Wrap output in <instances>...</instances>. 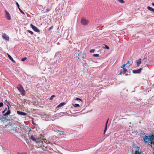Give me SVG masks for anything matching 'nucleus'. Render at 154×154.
I'll use <instances>...</instances> for the list:
<instances>
[{
	"label": "nucleus",
	"instance_id": "obj_26",
	"mask_svg": "<svg viewBox=\"0 0 154 154\" xmlns=\"http://www.w3.org/2000/svg\"><path fill=\"white\" fill-rule=\"evenodd\" d=\"M26 59V57H25L21 59V61H24Z\"/></svg>",
	"mask_w": 154,
	"mask_h": 154
},
{
	"label": "nucleus",
	"instance_id": "obj_9",
	"mask_svg": "<svg viewBox=\"0 0 154 154\" xmlns=\"http://www.w3.org/2000/svg\"><path fill=\"white\" fill-rule=\"evenodd\" d=\"M142 69V68H140L137 70H133V72L135 74L140 73Z\"/></svg>",
	"mask_w": 154,
	"mask_h": 154
},
{
	"label": "nucleus",
	"instance_id": "obj_37",
	"mask_svg": "<svg viewBox=\"0 0 154 154\" xmlns=\"http://www.w3.org/2000/svg\"><path fill=\"white\" fill-rule=\"evenodd\" d=\"M131 62L129 61H128L127 63H126L127 64H130L131 63Z\"/></svg>",
	"mask_w": 154,
	"mask_h": 154
},
{
	"label": "nucleus",
	"instance_id": "obj_28",
	"mask_svg": "<svg viewBox=\"0 0 154 154\" xmlns=\"http://www.w3.org/2000/svg\"><path fill=\"white\" fill-rule=\"evenodd\" d=\"M94 56L95 57H99V54H94Z\"/></svg>",
	"mask_w": 154,
	"mask_h": 154
},
{
	"label": "nucleus",
	"instance_id": "obj_33",
	"mask_svg": "<svg viewBox=\"0 0 154 154\" xmlns=\"http://www.w3.org/2000/svg\"><path fill=\"white\" fill-rule=\"evenodd\" d=\"M16 5H17V7H18V8H20V6H19V5L18 3V2H17L16 3Z\"/></svg>",
	"mask_w": 154,
	"mask_h": 154
},
{
	"label": "nucleus",
	"instance_id": "obj_38",
	"mask_svg": "<svg viewBox=\"0 0 154 154\" xmlns=\"http://www.w3.org/2000/svg\"><path fill=\"white\" fill-rule=\"evenodd\" d=\"M146 57H144V58H143V60H144V59L146 60Z\"/></svg>",
	"mask_w": 154,
	"mask_h": 154
},
{
	"label": "nucleus",
	"instance_id": "obj_25",
	"mask_svg": "<svg viewBox=\"0 0 154 154\" xmlns=\"http://www.w3.org/2000/svg\"><path fill=\"white\" fill-rule=\"evenodd\" d=\"M55 97V96L54 95H52L50 98V100H51L53 99V98Z\"/></svg>",
	"mask_w": 154,
	"mask_h": 154
},
{
	"label": "nucleus",
	"instance_id": "obj_4",
	"mask_svg": "<svg viewBox=\"0 0 154 154\" xmlns=\"http://www.w3.org/2000/svg\"><path fill=\"white\" fill-rule=\"evenodd\" d=\"M31 130H29L28 133L29 138L31 141H36L37 139H36V136L35 135H31L29 134Z\"/></svg>",
	"mask_w": 154,
	"mask_h": 154
},
{
	"label": "nucleus",
	"instance_id": "obj_12",
	"mask_svg": "<svg viewBox=\"0 0 154 154\" xmlns=\"http://www.w3.org/2000/svg\"><path fill=\"white\" fill-rule=\"evenodd\" d=\"M8 131L10 133L13 134H14V135L15 133L17 131V130L16 129H14L11 130L8 129Z\"/></svg>",
	"mask_w": 154,
	"mask_h": 154
},
{
	"label": "nucleus",
	"instance_id": "obj_6",
	"mask_svg": "<svg viewBox=\"0 0 154 154\" xmlns=\"http://www.w3.org/2000/svg\"><path fill=\"white\" fill-rule=\"evenodd\" d=\"M30 26L35 31L38 32H40L39 30L37 28V27L35 26L32 24H30Z\"/></svg>",
	"mask_w": 154,
	"mask_h": 154
},
{
	"label": "nucleus",
	"instance_id": "obj_35",
	"mask_svg": "<svg viewBox=\"0 0 154 154\" xmlns=\"http://www.w3.org/2000/svg\"><path fill=\"white\" fill-rule=\"evenodd\" d=\"M17 154H26V152H22L21 153H18Z\"/></svg>",
	"mask_w": 154,
	"mask_h": 154
},
{
	"label": "nucleus",
	"instance_id": "obj_3",
	"mask_svg": "<svg viewBox=\"0 0 154 154\" xmlns=\"http://www.w3.org/2000/svg\"><path fill=\"white\" fill-rule=\"evenodd\" d=\"M17 88L19 90L21 95L24 96L25 95V91L21 85L19 84L17 85Z\"/></svg>",
	"mask_w": 154,
	"mask_h": 154
},
{
	"label": "nucleus",
	"instance_id": "obj_32",
	"mask_svg": "<svg viewBox=\"0 0 154 154\" xmlns=\"http://www.w3.org/2000/svg\"><path fill=\"white\" fill-rule=\"evenodd\" d=\"M105 48L107 49H109V47L107 45H105Z\"/></svg>",
	"mask_w": 154,
	"mask_h": 154
},
{
	"label": "nucleus",
	"instance_id": "obj_13",
	"mask_svg": "<svg viewBox=\"0 0 154 154\" xmlns=\"http://www.w3.org/2000/svg\"><path fill=\"white\" fill-rule=\"evenodd\" d=\"M108 121H109V119H107V121H106V123L105 128V129H104V132H103L104 134H105V132H106L107 130V124H108Z\"/></svg>",
	"mask_w": 154,
	"mask_h": 154
},
{
	"label": "nucleus",
	"instance_id": "obj_23",
	"mask_svg": "<svg viewBox=\"0 0 154 154\" xmlns=\"http://www.w3.org/2000/svg\"><path fill=\"white\" fill-rule=\"evenodd\" d=\"M127 64H123L122 66H121V68H122V69H125V68H124V67Z\"/></svg>",
	"mask_w": 154,
	"mask_h": 154
},
{
	"label": "nucleus",
	"instance_id": "obj_14",
	"mask_svg": "<svg viewBox=\"0 0 154 154\" xmlns=\"http://www.w3.org/2000/svg\"><path fill=\"white\" fill-rule=\"evenodd\" d=\"M136 63H137V67L139 66L141 64V59H139L138 60L136 61Z\"/></svg>",
	"mask_w": 154,
	"mask_h": 154
},
{
	"label": "nucleus",
	"instance_id": "obj_19",
	"mask_svg": "<svg viewBox=\"0 0 154 154\" xmlns=\"http://www.w3.org/2000/svg\"><path fill=\"white\" fill-rule=\"evenodd\" d=\"M56 132L57 133H59V135H61L62 134H63L64 133L63 131H61L59 130H57L56 131Z\"/></svg>",
	"mask_w": 154,
	"mask_h": 154
},
{
	"label": "nucleus",
	"instance_id": "obj_17",
	"mask_svg": "<svg viewBox=\"0 0 154 154\" xmlns=\"http://www.w3.org/2000/svg\"><path fill=\"white\" fill-rule=\"evenodd\" d=\"M42 141L43 140V143H44V144H45V145L46 144H48L49 143V141L48 140H47L46 139H42Z\"/></svg>",
	"mask_w": 154,
	"mask_h": 154
},
{
	"label": "nucleus",
	"instance_id": "obj_20",
	"mask_svg": "<svg viewBox=\"0 0 154 154\" xmlns=\"http://www.w3.org/2000/svg\"><path fill=\"white\" fill-rule=\"evenodd\" d=\"M147 8L149 10L154 12V9L152 7L150 6H148L147 7Z\"/></svg>",
	"mask_w": 154,
	"mask_h": 154
},
{
	"label": "nucleus",
	"instance_id": "obj_42",
	"mask_svg": "<svg viewBox=\"0 0 154 154\" xmlns=\"http://www.w3.org/2000/svg\"><path fill=\"white\" fill-rule=\"evenodd\" d=\"M7 106H8V109H9V107L8 105H7Z\"/></svg>",
	"mask_w": 154,
	"mask_h": 154
},
{
	"label": "nucleus",
	"instance_id": "obj_7",
	"mask_svg": "<svg viewBox=\"0 0 154 154\" xmlns=\"http://www.w3.org/2000/svg\"><path fill=\"white\" fill-rule=\"evenodd\" d=\"M5 17L8 20H10L11 19L10 15L9 13L6 10L5 11Z\"/></svg>",
	"mask_w": 154,
	"mask_h": 154
},
{
	"label": "nucleus",
	"instance_id": "obj_29",
	"mask_svg": "<svg viewBox=\"0 0 154 154\" xmlns=\"http://www.w3.org/2000/svg\"><path fill=\"white\" fill-rule=\"evenodd\" d=\"M18 9L21 13L23 14H24V13L20 9V8H19Z\"/></svg>",
	"mask_w": 154,
	"mask_h": 154
},
{
	"label": "nucleus",
	"instance_id": "obj_18",
	"mask_svg": "<svg viewBox=\"0 0 154 154\" xmlns=\"http://www.w3.org/2000/svg\"><path fill=\"white\" fill-rule=\"evenodd\" d=\"M65 104L64 102H62L60 103L59 105L57 106V108H59L63 106Z\"/></svg>",
	"mask_w": 154,
	"mask_h": 154
},
{
	"label": "nucleus",
	"instance_id": "obj_39",
	"mask_svg": "<svg viewBox=\"0 0 154 154\" xmlns=\"http://www.w3.org/2000/svg\"><path fill=\"white\" fill-rule=\"evenodd\" d=\"M46 10L48 11H49V9H46Z\"/></svg>",
	"mask_w": 154,
	"mask_h": 154
},
{
	"label": "nucleus",
	"instance_id": "obj_10",
	"mask_svg": "<svg viewBox=\"0 0 154 154\" xmlns=\"http://www.w3.org/2000/svg\"><path fill=\"white\" fill-rule=\"evenodd\" d=\"M127 69H122L120 71L119 74L122 75V74H124L127 71Z\"/></svg>",
	"mask_w": 154,
	"mask_h": 154
},
{
	"label": "nucleus",
	"instance_id": "obj_27",
	"mask_svg": "<svg viewBox=\"0 0 154 154\" xmlns=\"http://www.w3.org/2000/svg\"><path fill=\"white\" fill-rule=\"evenodd\" d=\"M95 51V49H91V50H90V52L91 53H94V51Z\"/></svg>",
	"mask_w": 154,
	"mask_h": 154
},
{
	"label": "nucleus",
	"instance_id": "obj_24",
	"mask_svg": "<svg viewBox=\"0 0 154 154\" xmlns=\"http://www.w3.org/2000/svg\"><path fill=\"white\" fill-rule=\"evenodd\" d=\"M118 1L121 3H125V1L123 0H118Z\"/></svg>",
	"mask_w": 154,
	"mask_h": 154
},
{
	"label": "nucleus",
	"instance_id": "obj_22",
	"mask_svg": "<svg viewBox=\"0 0 154 154\" xmlns=\"http://www.w3.org/2000/svg\"><path fill=\"white\" fill-rule=\"evenodd\" d=\"M73 106L75 107H78L80 106V105L79 104L77 103L74 104Z\"/></svg>",
	"mask_w": 154,
	"mask_h": 154
},
{
	"label": "nucleus",
	"instance_id": "obj_8",
	"mask_svg": "<svg viewBox=\"0 0 154 154\" xmlns=\"http://www.w3.org/2000/svg\"><path fill=\"white\" fill-rule=\"evenodd\" d=\"M81 23L83 25H86L88 23V21L84 18L82 19L81 21Z\"/></svg>",
	"mask_w": 154,
	"mask_h": 154
},
{
	"label": "nucleus",
	"instance_id": "obj_15",
	"mask_svg": "<svg viewBox=\"0 0 154 154\" xmlns=\"http://www.w3.org/2000/svg\"><path fill=\"white\" fill-rule=\"evenodd\" d=\"M17 113L19 115H21L23 116H25L26 115V113L25 112H23L19 111H17Z\"/></svg>",
	"mask_w": 154,
	"mask_h": 154
},
{
	"label": "nucleus",
	"instance_id": "obj_30",
	"mask_svg": "<svg viewBox=\"0 0 154 154\" xmlns=\"http://www.w3.org/2000/svg\"><path fill=\"white\" fill-rule=\"evenodd\" d=\"M28 32L31 33L32 35L33 34V32L31 31L28 30Z\"/></svg>",
	"mask_w": 154,
	"mask_h": 154
},
{
	"label": "nucleus",
	"instance_id": "obj_31",
	"mask_svg": "<svg viewBox=\"0 0 154 154\" xmlns=\"http://www.w3.org/2000/svg\"><path fill=\"white\" fill-rule=\"evenodd\" d=\"M3 104L2 103H0V107L3 106Z\"/></svg>",
	"mask_w": 154,
	"mask_h": 154
},
{
	"label": "nucleus",
	"instance_id": "obj_36",
	"mask_svg": "<svg viewBox=\"0 0 154 154\" xmlns=\"http://www.w3.org/2000/svg\"><path fill=\"white\" fill-rule=\"evenodd\" d=\"M75 100H80L82 101L79 98H76Z\"/></svg>",
	"mask_w": 154,
	"mask_h": 154
},
{
	"label": "nucleus",
	"instance_id": "obj_21",
	"mask_svg": "<svg viewBox=\"0 0 154 154\" xmlns=\"http://www.w3.org/2000/svg\"><path fill=\"white\" fill-rule=\"evenodd\" d=\"M11 113V111L10 110L8 109V111L6 112L5 114V116L8 115L9 114Z\"/></svg>",
	"mask_w": 154,
	"mask_h": 154
},
{
	"label": "nucleus",
	"instance_id": "obj_11",
	"mask_svg": "<svg viewBox=\"0 0 154 154\" xmlns=\"http://www.w3.org/2000/svg\"><path fill=\"white\" fill-rule=\"evenodd\" d=\"M14 135L17 137H20L21 135V134L20 131H19L17 130L15 133Z\"/></svg>",
	"mask_w": 154,
	"mask_h": 154
},
{
	"label": "nucleus",
	"instance_id": "obj_5",
	"mask_svg": "<svg viewBox=\"0 0 154 154\" xmlns=\"http://www.w3.org/2000/svg\"><path fill=\"white\" fill-rule=\"evenodd\" d=\"M2 38L6 41H9V36L6 33H3L2 34Z\"/></svg>",
	"mask_w": 154,
	"mask_h": 154
},
{
	"label": "nucleus",
	"instance_id": "obj_1",
	"mask_svg": "<svg viewBox=\"0 0 154 154\" xmlns=\"http://www.w3.org/2000/svg\"><path fill=\"white\" fill-rule=\"evenodd\" d=\"M143 141L146 143H150V144H149V146L152 147L151 144L154 145V135L153 134H150L149 136L145 135L144 137L143 138Z\"/></svg>",
	"mask_w": 154,
	"mask_h": 154
},
{
	"label": "nucleus",
	"instance_id": "obj_34",
	"mask_svg": "<svg viewBox=\"0 0 154 154\" xmlns=\"http://www.w3.org/2000/svg\"><path fill=\"white\" fill-rule=\"evenodd\" d=\"M53 26H51L49 29H48V30H50L51 29H52L53 28Z\"/></svg>",
	"mask_w": 154,
	"mask_h": 154
},
{
	"label": "nucleus",
	"instance_id": "obj_41",
	"mask_svg": "<svg viewBox=\"0 0 154 154\" xmlns=\"http://www.w3.org/2000/svg\"><path fill=\"white\" fill-rule=\"evenodd\" d=\"M82 59L83 60L84 59V57L83 56V57H82Z\"/></svg>",
	"mask_w": 154,
	"mask_h": 154
},
{
	"label": "nucleus",
	"instance_id": "obj_16",
	"mask_svg": "<svg viewBox=\"0 0 154 154\" xmlns=\"http://www.w3.org/2000/svg\"><path fill=\"white\" fill-rule=\"evenodd\" d=\"M7 55L9 58V59L11 60L13 63H15V61L13 59V58L11 57L8 54H7Z\"/></svg>",
	"mask_w": 154,
	"mask_h": 154
},
{
	"label": "nucleus",
	"instance_id": "obj_2",
	"mask_svg": "<svg viewBox=\"0 0 154 154\" xmlns=\"http://www.w3.org/2000/svg\"><path fill=\"white\" fill-rule=\"evenodd\" d=\"M36 146L38 148H41L43 150L46 147V145L44 144L42 139L39 138L36 141Z\"/></svg>",
	"mask_w": 154,
	"mask_h": 154
},
{
	"label": "nucleus",
	"instance_id": "obj_43",
	"mask_svg": "<svg viewBox=\"0 0 154 154\" xmlns=\"http://www.w3.org/2000/svg\"><path fill=\"white\" fill-rule=\"evenodd\" d=\"M7 109V108H6V109L5 110V111H3V113L5 111V110H6Z\"/></svg>",
	"mask_w": 154,
	"mask_h": 154
},
{
	"label": "nucleus",
	"instance_id": "obj_40",
	"mask_svg": "<svg viewBox=\"0 0 154 154\" xmlns=\"http://www.w3.org/2000/svg\"><path fill=\"white\" fill-rule=\"evenodd\" d=\"M152 5L153 6H154V3H152Z\"/></svg>",
	"mask_w": 154,
	"mask_h": 154
},
{
	"label": "nucleus",
	"instance_id": "obj_44",
	"mask_svg": "<svg viewBox=\"0 0 154 154\" xmlns=\"http://www.w3.org/2000/svg\"><path fill=\"white\" fill-rule=\"evenodd\" d=\"M10 104L8 103V105H10Z\"/></svg>",
	"mask_w": 154,
	"mask_h": 154
}]
</instances>
